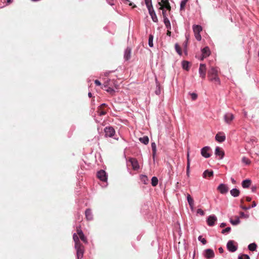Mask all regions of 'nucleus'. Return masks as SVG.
<instances>
[{
  "label": "nucleus",
  "instance_id": "obj_10",
  "mask_svg": "<svg viewBox=\"0 0 259 259\" xmlns=\"http://www.w3.org/2000/svg\"><path fill=\"white\" fill-rule=\"evenodd\" d=\"M199 74L202 78H204L206 75V65L200 64L199 68Z\"/></svg>",
  "mask_w": 259,
  "mask_h": 259
},
{
  "label": "nucleus",
  "instance_id": "obj_9",
  "mask_svg": "<svg viewBox=\"0 0 259 259\" xmlns=\"http://www.w3.org/2000/svg\"><path fill=\"white\" fill-rule=\"evenodd\" d=\"M210 150V148L209 146L203 147L201 150V155L205 158H209L211 155L209 152Z\"/></svg>",
  "mask_w": 259,
  "mask_h": 259
},
{
  "label": "nucleus",
  "instance_id": "obj_58",
  "mask_svg": "<svg viewBox=\"0 0 259 259\" xmlns=\"http://www.w3.org/2000/svg\"><path fill=\"white\" fill-rule=\"evenodd\" d=\"M231 182L234 184H235L236 183V180L232 177L231 178Z\"/></svg>",
  "mask_w": 259,
  "mask_h": 259
},
{
  "label": "nucleus",
  "instance_id": "obj_12",
  "mask_svg": "<svg viewBox=\"0 0 259 259\" xmlns=\"http://www.w3.org/2000/svg\"><path fill=\"white\" fill-rule=\"evenodd\" d=\"M218 190L221 194H224L228 192L229 189L226 184L222 183L218 187Z\"/></svg>",
  "mask_w": 259,
  "mask_h": 259
},
{
  "label": "nucleus",
  "instance_id": "obj_53",
  "mask_svg": "<svg viewBox=\"0 0 259 259\" xmlns=\"http://www.w3.org/2000/svg\"><path fill=\"white\" fill-rule=\"evenodd\" d=\"M256 205H257L255 201H253L252 202L251 206H249L251 207V208H253V207H255L256 206Z\"/></svg>",
  "mask_w": 259,
  "mask_h": 259
},
{
  "label": "nucleus",
  "instance_id": "obj_42",
  "mask_svg": "<svg viewBox=\"0 0 259 259\" xmlns=\"http://www.w3.org/2000/svg\"><path fill=\"white\" fill-rule=\"evenodd\" d=\"M231 228L230 227H228L226 228L225 229H223L222 230L221 233L222 234H225L226 233H228L231 231Z\"/></svg>",
  "mask_w": 259,
  "mask_h": 259
},
{
  "label": "nucleus",
  "instance_id": "obj_1",
  "mask_svg": "<svg viewBox=\"0 0 259 259\" xmlns=\"http://www.w3.org/2000/svg\"><path fill=\"white\" fill-rule=\"evenodd\" d=\"M73 239L75 242V248L76 250L77 258L81 259L83 257L84 247L79 241L78 235L76 234H74L73 235Z\"/></svg>",
  "mask_w": 259,
  "mask_h": 259
},
{
  "label": "nucleus",
  "instance_id": "obj_44",
  "mask_svg": "<svg viewBox=\"0 0 259 259\" xmlns=\"http://www.w3.org/2000/svg\"><path fill=\"white\" fill-rule=\"evenodd\" d=\"M106 91L112 95H113L115 93L114 90L110 87H108L107 89H106Z\"/></svg>",
  "mask_w": 259,
  "mask_h": 259
},
{
  "label": "nucleus",
  "instance_id": "obj_6",
  "mask_svg": "<svg viewBox=\"0 0 259 259\" xmlns=\"http://www.w3.org/2000/svg\"><path fill=\"white\" fill-rule=\"evenodd\" d=\"M104 132L106 137H112L115 133L114 129L111 126L106 127L104 128Z\"/></svg>",
  "mask_w": 259,
  "mask_h": 259
},
{
  "label": "nucleus",
  "instance_id": "obj_27",
  "mask_svg": "<svg viewBox=\"0 0 259 259\" xmlns=\"http://www.w3.org/2000/svg\"><path fill=\"white\" fill-rule=\"evenodd\" d=\"M257 248V245L255 243H252L248 245V249L251 251L256 250Z\"/></svg>",
  "mask_w": 259,
  "mask_h": 259
},
{
  "label": "nucleus",
  "instance_id": "obj_54",
  "mask_svg": "<svg viewBox=\"0 0 259 259\" xmlns=\"http://www.w3.org/2000/svg\"><path fill=\"white\" fill-rule=\"evenodd\" d=\"M242 255L244 256L245 259H250V257L248 254H243Z\"/></svg>",
  "mask_w": 259,
  "mask_h": 259
},
{
  "label": "nucleus",
  "instance_id": "obj_37",
  "mask_svg": "<svg viewBox=\"0 0 259 259\" xmlns=\"http://www.w3.org/2000/svg\"><path fill=\"white\" fill-rule=\"evenodd\" d=\"M241 161L243 163H245L246 165H249L251 163L250 160L248 158L244 156L242 158Z\"/></svg>",
  "mask_w": 259,
  "mask_h": 259
},
{
  "label": "nucleus",
  "instance_id": "obj_19",
  "mask_svg": "<svg viewBox=\"0 0 259 259\" xmlns=\"http://www.w3.org/2000/svg\"><path fill=\"white\" fill-rule=\"evenodd\" d=\"M132 50L130 48L127 47L124 54V58L126 61H128L131 57Z\"/></svg>",
  "mask_w": 259,
  "mask_h": 259
},
{
  "label": "nucleus",
  "instance_id": "obj_61",
  "mask_svg": "<svg viewBox=\"0 0 259 259\" xmlns=\"http://www.w3.org/2000/svg\"><path fill=\"white\" fill-rule=\"evenodd\" d=\"M189 205L190 206V207L191 209L193 210V209H194V203H192V204H189Z\"/></svg>",
  "mask_w": 259,
  "mask_h": 259
},
{
  "label": "nucleus",
  "instance_id": "obj_49",
  "mask_svg": "<svg viewBox=\"0 0 259 259\" xmlns=\"http://www.w3.org/2000/svg\"><path fill=\"white\" fill-rule=\"evenodd\" d=\"M162 10V15L163 17V18H167L166 17V11L164 10V9H161Z\"/></svg>",
  "mask_w": 259,
  "mask_h": 259
},
{
  "label": "nucleus",
  "instance_id": "obj_2",
  "mask_svg": "<svg viewBox=\"0 0 259 259\" xmlns=\"http://www.w3.org/2000/svg\"><path fill=\"white\" fill-rule=\"evenodd\" d=\"M193 30L196 40L198 41L201 40V36L200 35V32L202 30V26L200 25H194L193 26Z\"/></svg>",
  "mask_w": 259,
  "mask_h": 259
},
{
  "label": "nucleus",
  "instance_id": "obj_60",
  "mask_svg": "<svg viewBox=\"0 0 259 259\" xmlns=\"http://www.w3.org/2000/svg\"><path fill=\"white\" fill-rule=\"evenodd\" d=\"M246 200L248 202H250L251 200V198L247 196L246 197Z\"/></svg>",
  "mask_w": 259,
  "mask_h": 259
},
{
  "label": "nucleus",
  "instance_id": "obj_39",
  "mask_svg": "<svg viewBox=\"0 0 259 259\" xmlns=\"http://www.w3.org/2000/svg\"><path fill=\"white\" fill-rule=\"evenodd\" d=\"M153 36L152 34H150L149 36V40H148V44L150 47H152L153 46Z\"/></svg>",
  "mask_w": 259,
  "mask_h": 259
},
{
  "label": "nucleus",
  "instance_id": "obj_8",
  "mask_svg": "<svg viewBox=\"0 0 259 259\" xmlns=\"http://www.w3.org/2000/svg\"><path fill=\"white\" fill-rule=\"evenodd\" d=\"M158 4L160 6L159 9H166L167 10H170V6L168 0H161L158 2Z\"/></svg>",
  "mask_w": 259,
  "mask_h": 259
},
{
  "label": "nucleus",
  "instance_id": "obj_51",
  "mask_svg": "<svg viewBox=\"0 0 259 259\" xmlns=\"http://www.w3.org/2000/svg\"><path fill=\"white\" fill-rule=\"evenodd\" d=\"M109 81H110V80H108L104 82V85H103L104 88H106L108 87V85H109Z\"/></svg>",
  "mask_w": 259,
  "mask_h": 259
},
{
  "label": "nucleus",
  "instance_id": "obj_35",
  "mask_svg": "<svg viewBox=\"0 0 259 259\" xmlns=\"http://www.w3.org/2000/svg\"><path fill=\"white\" fill-rule=\"evenodd\" d=\"M98 112L100 116L104 115L106 114L107 111L103 108H98Z\"/></svg>",
  "mask_w": 259,
  "mask_h": 259
},
{
  "label": "nucleus",
  "instance_id": "obj_5",
  "mask_svg": "<svg viewBox=\"0 0 259 259\" xmlns=\"http://www.w3.org/2000/svg\"><path fill=\"white\" fill-rule=\"evenodd\" d=\"M201 56L200 58L201 60H203L204 58L209 56L210 54V51L208 47L206 46L201 50Z\"/></svg>",
  "mask_w": 259,
  "mask_h": 259
},
{
  "label": "nucleus",
  "instance_id": "obj_11",
  "mask_svg": "<svg viewBox=\"0 0 259 259\" xmlns=\"http://www.w3.org/2000/svg\"><path fill=\"white\" fill-rule=\"evenodd\" d=\"M215 139L220 143H222L226 140L225 134L223 132H219L215 136Z\"/></svg>",
  "mask_w": 259,
  "mask_h": 259
},
{
  "label": "nucleus",
  "instance_id": "obj_38",
  "mask_svg": "<svg viewBox=\"0 0 259 259\" xmlns=\"http://www.w3.org/2000/svg\"><path fill=\"white\" fill-rule=\"evenodd\" d=\"M155 93L157 95H159L161 93L160 84L157 81H156V89L155 90Z\"/></svg>",
  "mask_w": 259,
  "mask_h": 259
},
{
  "label": "nucleus",
  "instance_id": "obj_25",
  "mask_svg": "<svg viewBox=\"0 0 259 259\" xmlns=\"http://www.w3.org/2000/svg\"><path fill=\"white\" fill-rule=\"evenodd\" d=\"M229 222L232 225L234 226H236L240 223V219L238 216H236L235 220H233L232 219L230 218Z\"/></svg>",
  "mask_w": 259,
  "mask_h": 259
},
{
  "label": "nucleus",
  "instance_id": "obj_21",
  "mask_svg": "<svg viewBox=\"0 0 259 259\" xmlns=\"http://www.w3.org/2000/svg\"><path fill=\"white\" fill-rule=\"evenodd\" d=\"M85 214L86 219L88 221H91L93 220V215L92 214V212L91 209H90V208L87 209L85 210Z\"/></svg>",
  "mask_w": 259,
  "mask_h": 259
},
{
  "label": "nucleus",
  "instance_id": "obj_50",
  "mask_svg": "<svg viewBox=\"0 0 259 259\" xmlns=\"http://www.w3.org/2000/svg\"><path fill=\"white\" fill-rule=\"evenodd\" d=\"M241 208L243 209V210H248L249 209L251 208V207L250 206H241Z\"/></svg>",
  "mask_w": 259,
  "mask_h": 259
},
{
  "label": "nucleus",
  "instance_id": "obj_31",
  "mask_svg": "<svg viewBox=\"0 0 259 259\" xmlns=\"http://www.w3.org/2000/svg\"><path fill=\"white\" fill-rule=\"evenodd\" d=\"M190 160H189V154L188 153L187 154V175L189 176V169H190Z\"/></svg>",
  "mask_w": 259,
  "mask_h": 259
},
{
  "label": "nucleus",
  "instance_id": "obj_64",
  "mask_svg": "<svg viewBox=\"0 0 259 259\" xmlns=\"http://www.w3.org/2000/svg\"><path fill=\"white\" fill-rule=\"evenodd\" d=\"M238 259H243L242 256L241 255H239L238 256Z\"/></svg>",
  "mask_w": 259,
  "mask_h": 259
},
{
  "label": "nucleus",
  "instance_id": "obj_56",
  "mask_svg": "<svg viewBox=\"0 0 259 259\" xmlns=\"http://www.w3.org/2000/svg\"><path fill=\"white\" fill-rule=\"evenodd\" d=\"M106 106L107 105L105 104H102L99 106V108L104 109V108L106 107Z\"/></svg>",
  "mask_w": 259,
  "mask_h": 259
},
{
  "label": "nucleus",
  "instance_id": "obj_7",
  "mask_svg": "<svg viewBox=\"0 0 259 259\" xmlns=\"http://www.w3.org/2000/svg\"><path fill=\"white\" fill-rule=\"evenodd\" d=\"M217 221V218L214 214L209 215L206 220L207 225L210 227L213 226Z\"/></svg>",
  "mask_w": 259,
  "mask_h": 259
},
{
  "label": "nucleus",
  "instance_id": "obj_55",
  "mask_svg": "<svg viewBox=\"0 0 259 259\" xmlns=\"http://www.w3.org/2000/svg\"><path fill=\"white\" fill-rule=\"evenodd\" d=\"M219 251L220 253H222L224 252V249L223 247H220L219 248Z\"/></svg>",
  "mask_w": 259,
  "mask_h": 259
},
{
  "label": "nucleus",
  "instance_id": "obj_13",
  "mask_svg": "<svg viewBox=\"0 0 259 259\" xmlns=\"http://www.w3.org/2000/svg\"><path fill=\"white\" fill-rule=\"evenodd\" d=\"M234 118V116L231 113H227L224 116L225 121L228 124H230Z\"/></svg>",
  "mask_w": 259,
  "mask_h": 259
},
{
  "label": "nucleus",
  "instance_id": "obj_15",
  "mask_svg": "<svg viewBox=\"0 0 259 259\" xmlns=\"http://www.w3.org/2000/svg\"><path fill=\"white\" fill-rule=\"evenodd\" d=\"M214 153L216 156H219L220 157L219 159H222L225 155L224 152L219 147H217L215 148Z\"/></svg>",
  "mask_w": 259,
  "mask_h": 259
},
{
  "label": "nucleus",
  "instance_id": "obj_24",
  "mask_svg": "<svg viewBox=\"0 0 259 259\" xmlns=\"http://www.w3.org/2000/svg\"><path fill=\"white\" fill-rule=\"evenodd\" d=\"M230 194L232 196L237 197L240 194V191L237 188H233L230 191Z\"/></svg>",
  "mask_w": 259,
  "mask_h": 259
},
{
  "label": "nucleus",
  "instance_id": "obj_33",
  "mask_svg": "<svg viewBox=\"0 0 259 259\" xmlns=\"http://www.w3.org/2000/svg\"><path fill=\"white\" fill-rule=\"evenodd\" d=\"M79 238L85 243L88 242L87 239L85 236L84 235L83 233H80V234L78 235Z\"/></svg>",
  "mask_w": 259,
  "mask_h": 259
},
{
  "label": "nucleus",
  "instance_id": "obj_48",
  "mask_svg": "<svg viewBox=\"0 0 259 259\" xmlns=\"http://www.w3.org/2000/svg\"><path fill=\"white\" fill-rule=\"evenodd\" d=\"M95 83L96 84V85H98V86H100L101 85V83L98 80H95Z\"/></svg>",
  "mask_w": 259,
  "mask_h": 259
},
{
  "label": "nucleus",
  "instance_id": "obj_43",
  "mask_svg": "<svg viewBox=\"0 0 259 259\" xmlns=\"http://www.w3.org/2000/svg\"><path fill=\"white\" fill-rule=\"evenodd\" d=\"M141 180L145 184H146L148 181V178L146 176H142L141 177Z\"/></svg>",
  "mask_w": 259,
  "mask_h": 259
},
{
  "label": "nucleus",
  "instance_id": "obj_47",
  "mask_svg": "<svg viewBox=\"0 0 259 259\" xmlns=\"http://www.w3.org/2000/svg\"><path fill=\"white\" fill-rule=\"evenodd\" d=\"M257 187L256 186H252L251 188V191L252 192H255L256 190Z\"/></svg>",
  "mask_w": 259,
  "mask_h": 259
},
{
  "label": "nucleus",
  "instance_id": "obj_16",
  "mask_svg": "<svg viewBox=\"0 0 259 259\" xmlns=\"http://www.w3.org/2000/svg\"><path fill=\"white\" fill-rule=\"evenodd\" d=\"M181 65L182 68L187 71H188L190 70V68L191 66V63L189 61H186V60H183L181 62Z\"/></svg>",
  "mask_w": 259,
  "mask_h": 259
},
{
  "label": "nucleus",
  "instance_id": "obj_46",
  "mask_svg": "<svg viewBox=\"0 0 259 259\" xmlns=\"http://www.w3.org/2000/svg\"><path fill=\"white\" fill-rule=\"evenodd\" d=\"M197 214H199L201 216L204 215V211L202 209H200V208H199V209H198L197 210Z\"/></svg>",
  "mask_w": 259,
  "mask_h": 259
},
{
  "label": "nucleus",
  "instance_id": "obj_23",
  "mask_svg": "<svg viewBox=\"0 0 259 259\" xmlns=\"http://www.w3.org/2000/svg\"><path fill=\"white\" fill-rule=\"evenodd\" d=\"M213 176V171L212 170L206 169L204 170L203 173V177L206 178V177H212Z\"/></svg>",
  "mask_w": 259,
  "mask_h": 259
},
{
  "label": "nucleus",
  "instance_id": "obj_28",
  "mask_svg": "<svg viewBox=\"0 0 259 259\" xmlns=\"http://www.w3.org/2000/svg\"><path fill=\"white\" fill-rule=\"evenodd\" d=\"M189 0H182L181 2L180 3V11H182L183 10H184L185 9V7H186V4L188 3Z\"/></svg>",
  "mask_w": 259,
  "mask_h": 259
},
{
  "label": "nucleus",
  "instance_id": "obj_40",
  "mask_svg": "<svg viewBox=\"0 0 259 259\" xmlns=\"http://www.w3.org/2000/svg\"><path fill=\"white\" fill-rule=\"evenodd\" d=\"M187 199L189 204H192V203H194L193 199L192 198V197L191 196V195L189 194H187Z\"/></svg>",
  "mask_w": 259,
  "mask_h": 259
},
{
  "label": "nucleus",
  "instance_id": "obj_30",
  "mask_svg": "<svg viewBox=\"0 0 259 259\" xmlns=\"http://www.w3.org/2000/svg\"><path fill=\"white\" fill-rule=\"evenodd\" d=\"M145 4L147 6L148 10H149V9H151L153 8V6H152L151 0H145Z\"/></svg>",
  "mask_w": 259,
  "mask_h": 259
},
{
  "label": "nucleus",
  "instance_id": "obj_52",
  "mask_svg": "<svg viewBox=\"0 0 259 259\" xmlns=\"http://www.w3.org/2000/svg\"><path fill=\"white\" fill-rule=\"evenodd\" d=\"M80 233H83L82 230L80 229V228H77V235H78L79 234H80Z\"/></svg>",
  "mask_w": 259,
  "mask_h": 259
},
{
  "label": "nucleus",
  "instance_id": "obj_22",
  "mask_svg": "<svg viewBox=\"0 0 259 259\" xmlns=\"http://www.w3.org/2000/svg\"><path fill=\"white\" fill-rule=\"evenodd\" d=\"M130 162L132 165L133 168L134 169H137L139 168V164L138 161L135 158H131L130 159Z\"/></svg>",
  "mask_w": 259,
  "mask_h": 259
},
{
  "label": "nucleus",
  "instance_id": "obj_41",
  "mask_svg": "<svg viewBox=\"0 0 259 259\" xmlns=\"http://www.w3.org/2000/svg\"><path fill=\"white\" fill-rule=\"evenodd\" d=\"M198 240L200 241L203 245L206 244L207 243L206 240L205 238H202V236L201 235L199 236L198 237Z\"/></svg>",
  "mask_w": 259,
  "mask_h": 259
},
{
  "label": "nucleus",
  "instance_id": "obj_20",
  "mask_svg": "<svg viewBox=\"0 0 259 259\" xmlns=\"http://www.w3.org/2000/svg\"><path fill=\"white\" fill-rule=\"evenodd\" d=\"M148 11H149V13L150 16L151 17L152 20L154 22H157L158 18L157 17V16L155 13V11H154L153 8L151 9H149Z\"/></svg>",
  "mask_w": 259,
  "mask_h": 259
},
{
  "label": "nucleus",
  "instance_id": "obj_45",
  "mask_svg": "<svg viewBox=\"0 0 259 259\" xmlns=\"http://www.w3.org/2000/svg\"><path fill=\"white\" fill-rule=\"evenodd\" d=\"M190 96L192 100L193 101L195 100L197 98V94L195 93H190Z\"/></svg>",
  "mask_w": 259,
  "mask_h": 259
},
{
  "label": "nucleus",
  "instance_id": "obj_57",
  "mask_svg": "<svg viewBox=\"0 0 259 259\" xmlns=\"http://www.w3.org/2000/svg\"><path fill=\"white\" fill-rule=\"evenodd\" d=\"M176 51L178 53V44L176 43L175 45Z\"/></svg>",
  "mask_w": 259,
  "mask_h": 259
},
{
  "label": "nucleus",
  "instance_id": "obj_17",
  "mask_svg": "<svg viewBox=\"0 0 259 259\" xmlns=\"http://www.w3.org/2000/svg\"><path fill=\"white\" fill-rule=\"evenodd\" d=\"M218 68L211 67L210 69L208 71V77H210V76H213L218 75Z\"/></svg>",
  "mask_w": 259,
  "mask_h": 259
},
{
  "label": "nucleus",
  "instance_id": "obj_14",
  "mask_svg": "<svg viewBox=\"0 0 259 259\" xmlns=\"http://www.w3.org/2000/svg\"><path fill=\"white\" fill-rule=\"evenodd\" d=\"M98 178L102 181L105 182L107 180L106 172L104 170H100L97 173Z\"/></svg>",
  "mask_w": 259,
  "mask_h": 259
},
{
  "label": "nucleus",
  "instance_id": "obj_18",
  "mask_svg": "<svg viewBox=\"0 0 259 259\" xmlns=\"http://www.w3.org/2000/svg\"><path fill=\"white\" fill-rule=\"evenodd\" d=\"M251 184V180L249 179H246L242 181L241 183L242 187L243 188H248Z\"/></svg>",
  "mask_w": 259,
  "mask_h": 259
},
{
  "label": "nucleus",
  "instance_id": "obj_26",
  "mask_svg": "<svg viewBox=\"0 0 259 259\" xmlns=\"http://www.w3.org/2000/svg\"><path fill=\"white\" fill-rule=\"evenodd\" d=\"M209 78L211 81L217 84H220L221 81L220 78L218 77V75L213 76H210Z\"/></svg>",
  "mask_w": 259,
  "mask_h": 259
},
{
  "label": "nucleus",
  "instance_id": "obj_59",
  "mask_svg": "<svg viewBox=\"0 0 259 259\" xmlns=\"http://www.w3.org/2000/svg\"><path fill=\"white\" fill-rule=\"evenodd\" d=\"M226 226V223H221L220 225V227L221 228H223L224 227H225Z\"/></svg>",
  "mask_w": 259,
  "mask_h": 259
},
{
  "label": "nucleus",
  "instance_id": "obj_29",
  "mask_svg": "<svg viewBox=\"0 0 259 259\" xmlns=\"http://www.w3.org/2000/svg\"><path fill=\"white\" fill-rule=\"evenodd\" d=\"M139 140L141 143L145 145L148 144L149 143V138L147 136H144L142 138H140Z\"/></svg>",
  "mask_w": 259,
  "mask_h": 259
},
{
  "label": "nucleus",
  "instance_id": "obj_32",
  "mask_svg": "<svg viewBox=\"0 0 259 259\" xmlns=\"http://www.w3.org/2000/svg\"><path fill=\"white\" fill-rule=\"evenodd\" d=\"M158 179L156 177H152L151 179V184L153 186H156L158 184Z\"/></svg>",
  "mask_w": 259,
  "mask_h": 259
},
{
  "label": "nucleus",
  "instance_id": "obj_34",
  "mask_svg": "<svg viewBox=\"0 0 259 259\" xmlns=\"http://www.w3.org/2000/svg\"><path fill=\"white\" fill-rule=\"evenodd\" d=\"M151 147L153 152V157L154 158L156 152V146L155 143H152L151 144Z\"/></svg>",
  "mask_w": 259,
  "mask_h": 259
},
{
  "label": "nucleus",
  "instance_id": "obj_4",
  "mask_svg": "<svg viewBox=\"0 0 259 259\" xmlns=\"http://www.w3.org/2000/svg\"><path fill=\"white\" fill-rule=\"evenodd\" d=\"M203 254L206 259H211L214 256V252L213 250L210 248L205 249Z\"/></svg>",
  "mask_w": 259,
  "mask_h": 259
},
{
  "label": "nucleus",
  "instance_id": "obj_63",
  "mask_svg": "<svg viewBox=\"0 0 259 259\" xmlns=\"http://www.w3.org/2000/svg\"><path fill=\"white\" fill-rule=\"evenodd\" d=\"M187 43H188V40H186L184 43V47L185 48H186L187 46Z\"/></svg>",
  "mask_w": 259,
  "mask_h": 259
},
{
  "label": "nucleus",
  "instance_id": "obj_62",
  "mask_svg": "<svg viewBox=\"0 0 259 259\" xmlns=\"http://www.w3.org/2000/svg\"><path fill=\"white\" fill-rule=\"evenodd\" d=\"M179 56H181L182 54V49H181V48H180V46H179Z\"/></svg>",
  "mask_w": 259,
  "mask_h": 259
},
{
  "label": "nucleus",
  "instance_id": "obj_36",
  "mask_svg": "<svg viewBox=\"0 0 259 259\" xmlns=\"http://www.w3.org/2000/svg\"><path fill=\"white\" fill-rule=\"evenodd\" d=\"M164 23L166 27L168 29L170 28V23L167 18H164Z\"/></svg>",
  "mask_w": 259,
  "mask_h": 259
},
{
  "label": "nucleus",
  "instance_id": "obj_3",
  "mask_svg": "<svg viewBox=\"0 0 259 259\" xmlns=\"http://www.w3.org/2000/svg\"><path fill=\"white\" fill-rule=\"evenodd\" d=\"M227 249L231 252H234L237 250L238 246L235 244V242L233 240H229L227 243Z\"/></svg>",
  "mask_w": 259,
  "mask_h": 259
}]
</instances>
